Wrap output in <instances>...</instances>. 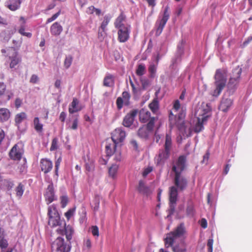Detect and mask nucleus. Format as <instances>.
Returning a JSON list of instances; mask_svg holds the SVG:
<instances>
[{"label": "nucleus", "instance_id": "nucleus-1", "mask_svg": "<svg viewBox=\"0 0 252 252\" xmlns=\"http://www.w3.org/2000/svg\"><path fill=\"white\" fill-rule=\"evenodd\" d=\"M194 111V117L189 125L185 121V111H170L169 116L170 125L172 127H176L183 136H189L193 131L199 133L204 129V125L211 117L210 111H204L202 114L197 115Z\"/></svg>", "mask_w": 252, "mask_h": 252}, {"label": "nucleus", "instance_id": "nucleus-2", "mask_svg": "<svg viewBox=\"0 0 252 252\" xmlns=\"http://www.w3.org/2000/svg\"><path fill=\"white\" fill-rule=\"evenodd\" d=\"M174 183L175 186H172L169 189V215L173 214L175 211L178 199V189L180 191L184 190L187 187L188 182L184 176L177 174L175 175Z\"/></svg>", "mask_w": 252, "mask_h": 252}, {"label": "nucleus", "instance_id": "nucleus-3", "mask_svg": "<svg viewBox=\"0 0 252 252\" xmlns=\"http://www.w3.org/2000/svg\"><path fill=\"white\" fill-rule=\"evenodd\" d=\"M186 230L183 223L178 225L174 231L167 234L165 239V246L166 248L172 247L174 252H186V247L184 243L182 242L180 244L173 246V243L179 238L184 237Z\"/></svg>", "mask_w": 252, "mask_h": 252}, {"label": "nucleus", "instance_id": "nucleus-4", "mask_svg": "<svg viewBox=\"0 0 252 252\" xmlns=\"http://www.w3.org/2000/svg\"><path fill=\"white\" fill-rule=\"evenodd\" d=\"M215 86L212 95L214 96H218L221 93L222 90L226 86V76L224 73L221 72L220 69L217 70L215 75Z\"/></svg>", "mask_w": 252, "mask_h": 252}, {"label": "nucleus", "instance_id": "nucleus-5", "mask_svg": "<svg viewBox=\"0 0 252 252\" xmlns=\"http://www.w3.org/2000/svg\"><path fill=\"white\" fill-rule=\"evenodd\" d=\"M241 73L242 69L239 67V66H237L233 70L227 86V91L229 95L233 94L236 91L240 81Z\"/></svg>", "mask_w": 252, "mask_h": 252}, {"label": "nucleus", "instance_id": "nucleus-6", "mask_svg": "<svg viewBox=\"0 0 252 252\" xmlns=\"http://www.w3.org/2000/svg\"><path fill=\"white\" fill-rule=\"evenodd\" d=\"M48 216L49 218L48 224L52 227L61 225L64 222L61 220L59 214L54 205H52L48 207Z\"/></svg>", "mask_w": 252, "mask_h": 252}, {"label": "nucleus", "instance_id": "nucleus-7", "mask_svg": "<svg viewBox=\"0 0 252 252\" xmlns=\"http://www.w3.org/2000/svg\"><path fill=\"white\" fill-rule=\"evenodd\" d=\"M71 246L65 243L64 239L58 237L52 244V250L55 252H69Z\"/></svg>", "mask_w": 252, "mask_h": 252}, {"label": "nucleus", "instance_id": "nucleus-8", "mask_svg": "<svg viewBox=\"0 0 252 252\" xmlns=\"http://www.w3.org/2000/svg\"><path fill=\"white\" fill-rule=\"evenodd\" d=\"M168 6H167L164 8L163 13L162 17H159L158 19L156 22V26L157 27L156 34L159 35L162 32V30L169 19L170 13L168 11Z\"/></svg>", "mask_w": 252, "mask_h": 252}, {"label": "nucleus", "instance_id": "nucleus-9", "mask_svg": "<svg viewBox=\"0 0 252 252\" xmlns=\"http://www.w3.org/2000/svg\"><path fill=\"white\" fill-rule=\"evenodd\" d=\"M158 111H139L140 121L143 123L152 122L154 125L155 121L158 119Z\"/></svg>", "mask_w": 252, "mask_h": 252}, {"label": "nucleus", "instance_id": "nucleus-10", "mask_svg": "<svg viewBox=\"0 0 252 252\" xmlns=\"http://www.w3.org/2000/svg\"><path fill=\"white\" fill-rule=\"evenodd\" d=\"M185 44V41L183 39L179 43L177 46V51L175 57L172 59L171 63L170 65V68L175 69L177 65L181 61V57L184 53V48Z\"/></svg>", "mask_w": 252, "mask_h": 252}, {"label": "nucleus", "instance_id": "nucleus-11", "mask_svg": "<svg viewBox=\"0 0 252 252\" xmlns=\"http://www.w3.org/2000/svg\"><path fill=\"white\" fill-rule=\"evenodd\" d=\"M186 158L184 156H180L172 164V170L175 175L181 174L186 167Z\"/></svg>", "mask_w": 252, "mask_h": 252}, {"label": "nucleus", "instance_id": "nucleus-12", "mask_svg": "<svg viewBox=\"0 0 252 252\" xmlns=\"http://www.w3.org/2000/svg\"><path fill=\"white\" fill-rule=\"evenodd\" d=\"M125 131L122 128H117L111 134V138L113 142V147L122 142L126 137Z\"/></svg>", "mask_w": 252, "mask_h": 252}, {"label": "nucleus", "instance_id": "nucleus-13", "mask_svg": "<svg viewBox=\"0 0 252 252\" xmlns=\"http://www.w3.org/2000/svg\"><path fill=\"white\" fill-rule=\"evenodd\" d=\"M153 128L154 125H152V122L148 123L146 126H144L138 129L137 134L141 138L146 139L153 133Z\"/></svg>", "mask_w": 252, "mask_h": 252}, {"label": "nucleus", "instance_id": "nucleus-14", "mask_svg": "<svg viewBox=\"0 0 252 252\" xmlns=\"http://www.w3.org/2000/svg\"><path fill=\"white\" fill-rule=\"evenodd\" d=\"M27 116L25 113L22 112L19 114H17L15 118V121L16 126L18 129L23 132L25 130V127H21L22 124H25L27 121Z\"/></svg>", "mask_w": 252, "mask_h": 252}, {"label": "nucleus", "instance_id": "nucleus-15", "mask_svg": "<svg viewBox=\"0 0 252 252\" xmlns=\"http://www.w3.org/2000/svg\"><path fill=\"white\" fill-rule=\"evenodd\" d=\"M130 26L125 27L118 29V40L120 42H126L129 37Z\"/></svg>", "mask_w": 252, "mask_h": 252}, {"label": "nucleus", "instance_id": "nucleus-16", "mask_svg": "<svg viewBox=\"0 0 252 252\" xmlns=\"http://www.w3.org/2000/svg\"><path fill=\"white\" fill-rule=\"evenodd\" d=\"M44 196L47 204H49L57 199V197L55 195L53 185L52 183L48 185L47 188L46 189Z\"/></svg>", "mask_w": 252, "mask_h": 252}, {"label": "nucleus", "instance_id": "nucleus-17", "mask_svg": "<svg viewBox=\"0 0 252 252\" xmlns=\"http://www.w3.org/2000/svg\"><path fill=\"white\" fill-rule=\"evenodd\" d=\"M170 151L165 149L161 150L159 152L158 156L156 157L155 160L158 165L162 166L165 160L169 157Z\"/></svg>", "mask_w": 252, "mask_h": 252}, {"label": "nucleus", "instance_id": "nucleus-18", "mask_svg": "<svg viewBox=\"0 0 252 252\" xmlns=\"http://www.w3.org/2000/svg\"><path fill=\"white\" fill-rule=\"evenodd\" d=\"M23 154V149L16 144L11 149L9 152V157L13 160H20L22 158Z\"/></svg>", "mask_w": 252, "mask_h": 252}, {"label": "nucleus", "instance_id": "nucleus-19", "mask_svg": "<svg viewBox=\"0 0 252 252\" xmlns=\"http://www.w3.org/2000/svg\"><path fill=\"white\" fill-rule=\"evenodd\" d=\"M64 229H58L57 231L59 234H65L67 240L69 242L72 239L74 234V229L73 227L69 225H66L65 222H63Z\"/></svg>", "mask_w": 252, "mask_h": 252}, {"label": "nucleus", "instance_id": "nucleus-20", "mask_svg": "<svg viewBox=\"0 0 252 252\" xmlns=\"http://www.w3.org/2000/svg\"><path fill=\"white\" fill-rule=\"evenodd\" d=\"M40 167L42 171L46 174L49 172L53 168V163L51 160L47 158H42L40 161Z\"/></svg>", "mask_w": 252, "mask_h": 252}, {"label": "nucleus", "instance_id": "nucleus-21", "mask_svg": "<svg viewBox=\"0 0 252 252\" xmlns=\"http://www.w3.org/2000/svg\"><path fill=\"white\" fill-rule=\"evenodd\" d=\"M22 0H8L5 3V6L11 11H16L20 8Z\"/></svg>", "mask_w": 252, "mask_h": 252}, {"label": "nucleus", "instance_id": "nucleus-22", "mask_svg": "<svg viewBox=\"0 0 252 252\" xmlns=\"http://www.w3.org/2000/svg\"><path fill=\"white\" fill-rule=\"evenodd\" d=\"M1 52L4 56L8 57L9 59L18 55V51L13 47H9L2 49Z\"/></svg>", "mask_w": 252, "mask_h": 252}, {"label": "nucleus", "instance_id": "nucleus-23", "mask_svg": "<svg viewBox=\"0 0 252 252\" xmlns=\"http://www.w3.org/2000/svg\"><path fill=\"white\" fill-rule=\"evenodd\" d=\"M137 112L138 111H132L131 113L126 116L123 121V125L126 127H129L133 122L134 118Z\"/></svg>", "mask_w": 252, "mask_h": 252}, {"label": "nucleus", "instance_id": "nucleus-24", "mask_svg": "<svg viewBox=\"0 0 252 252\" xmlns=\"http://www.w3.org/2000/svg\"><path fill=\"white\" fill-rule=\"evenodd\" d=\"M158 56L156 58V63H151L148 67V71L149 73V77L151 78H154L156 75L158 63Z\"/></svg>", "mask_w": 252, "mask_h": 252}, {"label": "nucleus", "instance_id": "nucleus-25", "mask_svg": "<svg viewBox=\"0 0 252 252\" xmlns=\"http://www.w3.org/2000/svg\"><path fill=\"white\" fill-rule=\"evenodd\" d=\"M232 100L231 98L223 97L221 101L219 109L220 110H227L232 105Z\"/></svg>", "mask_w": 252, "mask_h": 252}, {"label": "nucleus", "instance_id": "nucleus-26", "mask_svg": "<svg viewBox=\"0 0 252 252\" xmlns=\"http://www.w3.org/2000/svg\"><path fill=\"white\" fill-rule=\"evenodd\" d=\"M63 27L58 22H55L50 27L51 33L55 36L59 35L63 31Z\"/></svg>", "mask_w": 252, "mask_h": 252}, {"label": "nucleus", "instance_id": "nucleus-27", "mask_svg": "<svg viewBox=\"0 0 252 252\" xmlns=\"http://www.w3.org/2000/svg\"><path fill=\"white\" fill-rule=\"evenodd\" d=\"M20 21H22V23L20 24L18 32L21 35L26 36L27 37L30 38L32 36V34L30 32H25V31L26 30V21L23 17H21L20 18Z\"/></svg>", "mask_w": 252, "mask_h": 252}, {"label": "nucleus", "instance_id": "nucleus-28", "mask_svg": "<svg viewBox=\"0 0 252 252\" xmlns=\"http://www.w3.org/2000/svg\"><path fill=\"white\" fill-rule=\"evenodd\" d=\"M138 190L140 193L147 196L149 195L151 193L150 188L145 186L144 183L142 181H140L139 182Z\"/></svg>", "mask_w": 252, "mask_h": 252}, {"label": "nucleus", "instance_id": "nucleus-29", "mask_svg": "<svg viewBox=\"0 0 252 252\" xmlns=\"http://www.w3.org/2000/svg\"><path fill=\"white\" fill-rule=\"evenodd\" d=\"M6 90V85L3 82H0V97L3 96L5 97L4 100L5 101L9 100L13 96L12 93H7L6 94H4Z\"/></svg>", "mask_w": 252, "mask_h": 252}, {"label": "nucleus", "instance_id": "nucleus-30", "mask_svg": "<svg viewBox=\"0 0 252 252\" xmlns=\"http://www.w3.org/2000/svg\"><path fill=\"white\" fill-rule=\"evenodd\" d=\"M8 246L7 240L4 238V231L0 227V249L3 252Z\"/></svg>", "mask_w": 252, "mask_h": 252}, {"label": "nucleus", "instance_id": "nucleus-31", "mask_svg": "<svg viewBox=\"0 0 252 252\" xmlns=\"http://www.w3.org/2000/svg\"><path fill=\"white\" fill-rule=\"evenodd\" d=\"M125 20V16L123 14L120 15L116 19L115 22V27L116 28L119 29L121 28L125 27H127L124 24V22Z\"/></svg>", "mask_w": 252, "mask_h": 252}, {"label": "nucleus", "instance_id": "nucleus-32", "mask_svg": "<svg viewBox=\"0 0 252 252\" xmlns=\"http://www.w3.org/2000/svg\"><path fill=\"white\" fill-rule=\"evenodd\" d=\"M16 196L19 199H20L24 192L25 187L22 183H19L18 186L15 188Z\"/></svg>", "mask_w": 252, "mask_h": 252}, {"label": "nucleus", "instance_id": "nucleus-33", "mask_svg": "<svg viewBox=\"0 0 252 252\" xmlns=\"http://www.w3.org/2000/svg\"><path fill=\"white\" fill-rule=\"evenodd\" d=\"M34 127L37 132H42L43 130V125L40 123L38 117H35L33 120Z\"/></svg>", "mask_w": 252, "mask_h": 252}, {"label": "nucleus", "instance_id": "nucleus-34", "mask_svg": "<svg viewBox=\"0 0 252 252\" xmlns=\"http://www.w3.org/2000/svg\"><path fill=\"white\" fill-rule=\"evenodd\" d=\"M111 19V17L110 15H106L104 16V20L102 22L101 26L99 28L101 29V31H103V32L105 31L106 28L110 22Z\"/></svg>", "mask_w": 252, "mask_h": 252}, {"label": "nucleus", "instance_id": "nucleus-35", "mask_svg": "<svg viewBox=\"0 0 252 252\" xmlns=\"http://www.w3.org/2000/svg\"><path fill=\"white\" fill-rule=\"evenodd\" d=\"M113 83V76L112 75L108 74L106 75L103 81V85L106 87L111 86Z\"/></svg>", "mask_w": 252, "mask_h": 252}, {"label": "nucleus", "instance_id": "nucleus-36", "mask_svg": "<svg viewBox=\"0 0 252 252\" xmlns=\"http://www.w3.org/2000/svg\"><path fill=\"white\" fill-rule=\"evenodd\" d=\"M119 168V166L117 164H113L109 169V175L112 178H115L117 175V173Z\"/></svg>", "mask_w": 252, "mask_h": 252}, {"label": "nucleus", "instance_id": "nucleus-37", "mask_svg": "<svg viewBox=\"0 0 252 252\" xmlns=\"http://www.w3.org/2000/svg\"><path fill=\"white\" fill-rule=\"evenodd\" d=\"M146 72V67L145 64L140 63L138 64L136 70V74L139 76H142Z\"/></svg>", "mask_w": 252, "mask_h": 252}, {"label": "nucleus", "instance_id": "nucleus-38", "mask_svg": "<svg viewBox=\"0 0 252 252\" xmlns=\"http://www.w3.org/2000/svg\"><path fill=\"white\" fill-rule=\"evenodd\" d=\"M116 147H113V143L112 144H107L106 145V151L108 156H112L115 152Z\"/></svg>", "mask_w": 252, "mask_h": 252}, {"label": "nucleus", "instance_id": "nucleus-39", "mask_svg": "<svg viewBox=\"0 0 252 252\" xmlns=\"http://www.w3.org/2000/svg\"><path fill=\"white\" fill-rule=\"evenodd\" d=\"M9 60L11 61L10 63V67L11 68H14L21 62V59L18 55Z\"/></svg>", "mask_w": 252, "mask_h": 252}, {"label": "nucleus", "instance_id": "nucleus-40", "mask_svg": "<svg viewBox=\"0 0 252 252\" xmlns=\"http://www.w3.org/2000/svg\"><path fill=\"white\" fill-rule=\"evenodd\" d=\"M76 207H74L72 208L69 209L66 213L64 214V216L67 220H69L72 217H73L75 213Z\"/></svg>", "mask_w": 252, "mask_h": 252}, {"label": "nucleus", "instance_id": "nucleus-41", "mask_svg": "<svg viewBox=\"0 0 252 252\" xmlns=\"http://www.w3.org/2000/svg\"><path fill=\"white\" fill-rule=\"evenodd\" d=\"M9 117V111H0V121H6Z\"/></svg>", "mask_w": 252, "mask_h": 252}, {"label": "nucleus", "instance_id": "nucleus-42", "mask_svg": "<svg viewBox=\"0 0 252 252\" xmlns=\"http://www.w3.org/2000/svg\"><path fill=\"white\" fill-rule=\"evenodd\" d=\"M92 247V243L89 238H87L84 241L83 250L89 251Z\"/></svg>", "mask_w": 252, "mask_h": 252}, {"label": "nucleus", "instance_id": "nucleus-43", "mask_svg": "<svg viewBox=\"0 0 252 252\" xmlns=\"http://www.w3.org/2000/svg\"><path fill=\"white\" fill-rule=\"evenodd\" d=\"M172 141L170 136L167 134L166 136L165 143V148L164 149L170 151V148L171 146Z\"/></svg>", "mask_w": 252, "mask_h": 252}, {"label": "nucleus", "instance_id": "nucleus-44", "mask_svg": "<svg viewBox=\"0 0 252 252\" xmlns=\"http://www.w3.org/2000/svg\"><path fill=\"white\" fill-rule=\"evenodd\" d=\"M88 158H89V156H87ZM85 165H86V169L88 171H91L94 169V162L93 160H89V159H88V161H87V160L85 159Z\"/></svg>", "mask_w": 252, "mask_h": 252}, {"label": "nucleus", "instance_id": "nucleus-45", "mask_svg": "<svg viewBox=\"0 0 252 252\" xmlns=\"http://www.w3.org/2000/svg\"><path fill=\"white\" fill-rule=\"evenodd\" d=\"M70 122V120H69L67 124L69 125V127L72 129H76L77 128L78 124V120L77 117L75 116L73 118L72 124L71 126L69 125Z\"/></svg>", "mask_w": 252, "mask_h": 252}, {"label": "nucleus", "instance_id": "nucleus-46", "mask_svg": "<svg viewBox=\"0 0 252 252\" xmlns=\"http://www.w3.org/2000/svg\"><path fill=\"white\" fill-rule=\"evenodd\" d=\"M58 139L57 137H55L53 139L52 143H51V147L50 149V150L51 151H55V150H56L58 149Z\"/></svg>", "mask_w": 252, "mask_h": 252}, {"label": "nucleus", "instance_id": "nucleus-47", "mask_svg": "<svg viewBox=\"0 0 252 252\" xmlns=\"http://www.w3.org/2000/svg\"><path fill=\"white\" fill-rule=\"evenodd\" d=\"M72 62V58L70 56H68L66 57L64 62V65L66 68H68Z\"/></svg>", "mask_w": 252, "mask_h": 252}, {"label": "nucleus", "instance_id": "nucleus-48", "mask_svg": "<svg viewBox=\"0 0 252 252\" xmlns=\"http://www.w3.org/2000/svg\"><path fill=\"white\" fill-rule=\"evenodd\" d=\"M140 81L142 88L144 89H147L150 85V81L146 78H141Z\"/></svg>", "mask_w": 252, "mask_h": 252}, {"label": "nucleus", "instance_id": "nucleus-49", "mask_svg": "<svg viewBox=\"0 0 252 252\" xmlns=\"http://www.w3.org/2000/svg\"><path fill=\"white\" fill-rule=\"evenodd\" d=\"M68 199L66 195H63L61 197V204L62 208H64L67 204Z\"/></svg>", "mask_w": 252, "mask_h": 252}, {"label": "nucleus", "instance_id": "nucleus-50", "mask_svg": "<svg viewBox=\"0 0 252 252\" xmlns=\"http://www.w3.org/2000/svg\"><path fill=\"white\" fill-rule=\"evenodd\" d=\"M195 213L194 209L192 205H189L187 208V214L188 216L192 217L194 216Z\"/></svg>", "mask_w": 252, "mask_h": 252}, {"label": "nucleus", "instance_id": "nucleus-51", "mask_svg": "<svg viewBox=\"0 0 252 252\" xmlns=\"http://www.w3.org/2000/svg\"><path fill=\"white\" fill-rule=\"evenodd\" d=\"M99 207V200L98 197H95L94 200L93 209L94 212L98 211Z\"/></svg>", "mask_w": 252, "mask_h": 252}, {"label": "nucleus", "instance_id": "nucleus-52", "mask_svg": "<svg viewBox=\"0 0 252 252\" xmlns=\"http://www.w3.org/2000/svg\"><path fill=\"white\" fill-rule=\"evenodd\" d=\"M158 101L156 99L153 100V101L149 104V108L151 110H156L158 108Z\"/></svg>", "mask_w": 252, "mask_h": 252}, {"label": "nucleus", "instance_id": "nucleus-53", "mask_svg": "<svg viewBox=\"0 0 252 252\" xmlns=\"http://www.w3.org/2000/svg\"><path fill=\"white\" fill-rule=\"evenodd\" d=\"M78 100L76 98H74L73 99V101H72L71 104L69 106L68 110H73V109H76V106L78 104Z\"/></svg>", "mask_w": 252, "mask_h": 252}, {"label": "nucleus", "instance_id": "nucleus-54", "mask_svg": "<svg viewBox=\"0 0 252 252\" xmlns=\"http://www.w3.org/2000/svg\"><path fill=\"white\" fill-rule=\"evenodd\" d=\"M91 231L92 233V234L94 237H98L99 236V230L97 226H92L91 228Z\"/></svg>", "mask_w": 252, "mask_h": 252}, {"label": "nucleus", "instance_id": "nucleus-55", "mask_svg": "<svg viewBox=\"0 0 252 252\" xmlns=\"http://www.w3.org/2000/svg\"><path fill=\"white\" fill-rule=\"evenodd\" d=\"M60 11H59V12H57L56 13H55V14H54L51 17H50L47 19V20L46 21V24H48V23H51L52 21L55 20L58 17V16L60 15Z\"/></svg>", "mask_w": 252, "mask_h": 252}, {"label": "nucleus", "instance_id": "nucleus-56", "mask_svg": "<svg viewBox=\"0 0 252 252\" xmlns=\"http://www.w3.org/2000/svg\"><path fill=\"white\" fill-rule=\"evenodd\" d=\"M62 161L61 158H59L55 162V174L58 176V170Z\"/></svg>", "mask_w": 252, "mask_h": 252}, {"label": "nucleus", "instance_id": "nucleus-57", "mask_svg": "<svg viewBox=\"0 0 252 252\" xmlns=\"http://www.w3.org/2000/svg\"><path fill=\"white\" fill-rule=\"evenodd\" d=\"M213 239H209L208 240V242H207V246L208 247V252H213Z\"/></svg>", "mask_w": 252, "mask_h": 252}, {"label": "nucleus", "instance_id": "nucleus-58", "mask_svg": "<svg viewBox=\"0 0 252 252\" xmlns=\"http://www.w3.org/2000/svg\"><path fill=\"white\" fill-rule=\"evenodd\" d=\"M123 102L124 101L122 97H119L117 99L116 103L117 107L119 109H120L122 108Z\"/></svg>", "mask_w": 252, "mask_h": 252}, {"label": "nucleus", "instance_id": "nucleus-59", "mask_svg": "<svg viewBox=\"0 0 252 252\" xmlns=\"http://www.w3.org/2000/svg\"><path fill=\"white\" fill-rule=\"evenodd\" d=\"M38 77L37 75L35 74H33L32 75L30 82L32 84H35L38 81Z\"/></svg>", "mask_w": 252, "mask_h": 252}, {"label": "nucleus", "instance_id": "nucleus-60", "mask_svg": "<svg viewBox=\"0 0 252 252\" xmlns=\"http://www.w3.org/2000/svg\"><path fill=\"white\" fill-rule=\"evenodd\" d=\"M153 170L152 167L149 166L148 168H146L143 172V176L144 177H146L148 174H149Z\"/></svg>", "mask_w": 252, "mask_h": 252}, {"label": "nucleus", "instance_id": "nucleus-61", "mask_svg": "<svg viewBox=\"0 0 252 252\" xmlns=\"http://www.w3.org/2000/svg\"><path fill=\"white\" fill-rule=\"evenodd\" d=\"M173 108L175 110H178L180 108V103L179 100L174 101L173 103Z\"/></svg>", "mask_w": 252, "mask_h": 252}, {"label": "nucleus", "instance_id": "nucleus-62", "mask_svg": "<svg viewBox=\"0 0 252 252\" xmlns=\"http://www.w3.org/2000/svg\"><path fill=\"white\" fill-rule=\"evenodd\" d=\"M122 98L124 99L126 101H127L130 98V94L127 92H124L122 94Z\"/></svg>", "mask_w": 252, "mask_h": 252}, {"label": "nucleus", "instance_id": "nucleus-63", "mask_svg": "<svg viewBox=\"0 0 252 252\" xmlns=\"http://www.w3.org/2000/svg\"><path fill=\"white\" fill-rule=\"evenodd\" d=\"M200 225L204 229L207 228V220L203 218V219H202L201 220H200Z\"/></svg>", "mask_w": 252, "mask_h": 252}, {"label": "nucleus", "instance_id": "nucleus-64", "mask_svg": "<svg viewBox=\"0 0 252 252\" xmlns=\"http://www.w3.org/2000/svg\"><path fill=\"white\" fill-rule=\"evenodd\" d=\"M95 8L94 6L89 7L87 9V13L90 14H93L94 13Z\"/></svg>", "mask_w": 252, "mask_h": 252}]
</instances>
